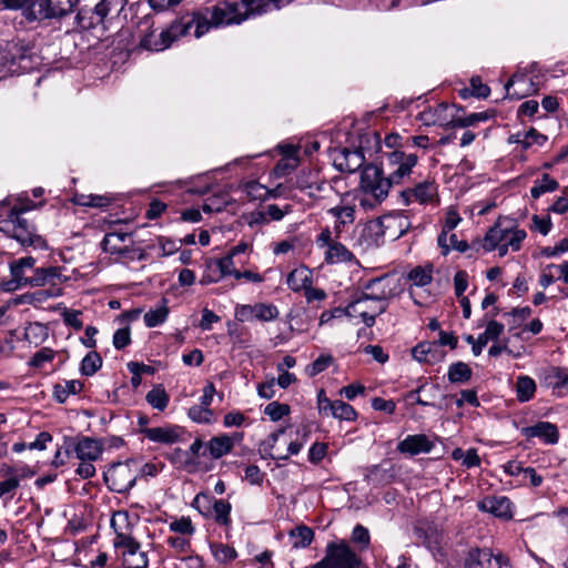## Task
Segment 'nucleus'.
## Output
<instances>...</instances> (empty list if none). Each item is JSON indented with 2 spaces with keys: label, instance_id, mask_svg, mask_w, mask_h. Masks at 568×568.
Returning a JSON list of instances; mask_svg holds the SVG:
<instances>
[{
  "label": "nucleus",
  "instance_id": "nucleus-1",
  "mask_svg": "<svg viewBox=\"0 0 568 568\" xmlns=\"http://www.w3.org/2000/svg\"><path fill=\"white\" fill-rule=\"evenodd\" d=\"M292 0H241L240 2H222L217 6L206 9L210 13L207 22L211 27H222L229 24H239L242 21L261 16L271 10L281 9L291 3Z\"/></svg>",
  "mask_w": 568,
  "mask_h": 568
},
{
  "label": "nucleus",
  "instance_id": "nucleus-2",
  "mask_svg": "<svg viewBox=\"0 0 568 568\" xmlns=\"http://www.w3.org/2000/svg\"><path fill=\"white\" fill-rule=\"evenodd\" d=\"M4 7L21 10L29 22L62 18L73 11L79 0H1Z\"/></svg>",
  "mask_w": 568,
  "mask_h": 568
},
{
  "label": "nucleus",
  "instance_id": "nucleus-3",
  "mask_svg": "<svg viewBox=\"0 0 568 568\" xmlns=\"http://www.w3.org/2000/svg\"><path fill=\"white\" fill-rule=\"evenodd\" d=\"M24 210L13 207L8 215L0 216V231L14 239L23 247L47 250V241L37 233L32 223L22 217Z\"/></svg>",
  "mask_w": 568,
  "mask_h": 568
},
{
  "label": "nucleus",
  "instance_id": "nucleus-4",
  "mask_svg": "<svg viewBox=\"0 0 568 568\" xmlns=\"http://www.w3.org/2000/svg\"><path fill=\"white\" fill-rule=\"evenodd\" d=\"M392 183L384 170L376 164H367L361 172L359 189L363 196L359 199V205L365 209H374L379 205L389 193Z\"/></svg>",
  "mask_w": 568,
  "mask_h": 568
},
{
  "label": "nucleus",
  "instance_id": "nucleus-5",
  "mask_svg": "<svg viewBox=\"0 0 568 568\" xmlns=\"http://www.w3.org/2000/svg\"><path fill=\"white\" fill-rule=\"evenodd\" d=\"M192 27H195L194 34L201 38L210 30L207 17L202 14H185L173 21L168 29L159 33V43H152L156 52L163 51L172 45L173 42L186 36Z\"/></svg>",
  "mask_w": 568,
  "mask_h": 568
},
{
  "label": "nucleus",
  "instance_id": "nucleus-6",
  "mask_svg": "<svg viewBox=\"0 0 568 568\" xmlns=\"http://www.w3.org/2000/svg\"><path fill=\"white\" fill-rule=\"evenodd\" d=\"M363 560L349 542L339 539L326 545L324 557L307 568H361Z\"/></svg>",
  "mask_w": 568,
  "mask_h": 568
},
{
  "label": "nucleus",
  "instance_id": "nucleus-7",
  "mask_svg": "<svg viewBox=\"0 0 568 568\" xmlns=\"http://www.w3.org/2000/svg\"><path fill=\"white\" fill-rule=\"evenodd\" d=\"M135 466V462L131 459L112 464L103 474L108 488L118 494L128 493L135 485L138 478L135 469H133Z\"/></svg>",
  "mask_w": 568,
  "mask_h": 568
},
{
  "label": "nucleus",
  "instance_id": "nucleus-8",
  "mask_svg": "<svg viewBox=\"0 0 568 568\" xmlns=\"http://www.w3.org/2000/svg\"><path fill=\"white\" fill-rule=\"evenodd\" d=\"M32 50L33 47L26 40L13 39L8 41L0 50V63L11 71H16L14 65L23 71L29 70L32 68Z\"/></svg>",
  "mask_w": 568,
  "mask_h": 568
},
{
  "label": "nucleus",
  "instance_id": "nucleus-9",
  "mask_svg": "<svg viewBox=\"0 0 568 568\" xmlns=\"http://www.w3.org/2000/svg\"><path fill=\"white\" fill-rule=\"evenodd\" d=\"M418 156L414 153L392 151L387 153L388 179L392 185H398L408 179L417 165Z\"/></svg>",
  "mask_w": 568,
  "mask_h": 568
},
{
  "label": "nucleus",
  "instance_id": "nucleus-10",
  "mask_svg": "<svg viewBox=\"0 0 568 568\" xmlns=\"http://www.w3.org/2000/svg\"><path fill=\"white\" fill-rule=\"evenodd\" d=\"M526 235L525 230L511 226L503 227L501 224H496L487 232L484 247L486 251H494L500 243H504L513 251H518Z\"/></svg>",
  "mask_w": 568,
  "mask_h": 568
},
{
  "label": "nucleus",
  "instance_id": "nucleus-11",
  "mask_svg": "<svg viewBox=\"0 0 568 568\" xmlns=\"http://www.w3.org/2000/svg\"><path fill=\"white\" fill-rule=\"evenodd\" d=\"M386 308L387 304H373L372 300L362 293L359 297L344 308V312L349 318H361L367 327H372L375 324L376 316L383 314Z\"/></svg>",
  "mask_w": 568,
  "mask_h": 568
},
{
  "label": "nucleus",
  "instance_id": "nucleus-12",
  "mask_svg": "<svg viewBox=\"0 0 568 568\" xmlns=\"http://www.w3.org/2000/svg\"><path fill=\"white\" fill-rule=\"evenodd\" d=\"M464 568H511L509 560L501 554L494 555L489 548H471L468 550Z\"/></svg>",
  "mask_w": 568,
  "mask_h": 568
},
{
  "label": "nucleus",
  "instance_id": "nucleus-13",
  "mask_svg": "<svg viewBox=\"0 0 568 568\" xmlns=\"http://www.w3.org/2000/svg\"><path fill=\"white\" fill-rule=\"evenodd\" d=\"M65 455L69 457L71 452L75 453L77 458L82 462H95L103 452V445L100 440L83 436L77 443L72 438L64 439Z\"/></svg>",
  "mask_w": 568,
  "mask_h": 568
},
{
  "label": "nucleus",
  "instance_id": "nucleus-14",
  "mask_svg": "<svg viewBox=\"0 0 568 568\" xmlns=\"http://www.w3.org/2000/svg\"><path fill=\"white\" fill-rule=\"evenodd\" d=\"M394 222L395 220L390 216H384L375 221H371L363 229L361 243L365 245L366 248H373L383 245L386 229H388Z\"/></svg>",
  "mask_w": 568,
  "mask_h": 568
},
{
  "label": "nucleus",
  "instance_id": "nucleus-15",
  "mask_svg": "<svg viewBox=\"0 0 568 568\" xmlns=\"http://www.w3.org/2000/svg\"><path fill=\"white\" fill-rule=\"evenodd\" d=\"M399 194L406 205L414 201L420 204H427L435 199L437 186L434 182L426 180L417 183L414 187L403 190Z\"/></svg>",
  "mask_w": 568,
  "mask_h": 568
},
{
  "label": "nucleus",
  "instance_id": "nucleus-16",
  "mask_svg": "<svg viewBox=\"0 0 568 568\" xmlns=\"http://www.w3.org/2000/svg\"><path fill=\"white\" fill-rule=\"evenodd\" d=\"M363 146L355 150L342 149L334 156V165L341 172L353 173L364 165Z\"/></svg>",
  "mask_w": 568,
  "mask_h": 568
},
{
  "label": "nucleus",
  "instance_id": "nucleus-17",
  "mask_svg": "<svg viewBox=\"0 0 568 568\" xmlns=\"http://www.w3.org/2000/svg\"><path fill=\"white\" fill-rule=\"evenodd\" d=\"M434 442L425 434L408 435L397 444V450L402 454L415 456L427 454L434 448Z\"/></svg>",
  "mask_w": 568,
  "mask_h": 568
},
{
  "label": "nucleus",
  "instance_id": "nucleus-18",
  "mask_svg": "<svg viewBox=\"0 0 568 568\" xmlns=\"http://www.w3.org/2000/svg\"><path fill=\"white\" fill-rule=\"evenodd\" d=\"M142 433L151 442L161 444H174L182 442V436L185 434L184 429L180 426L145 428Z\"/></svg>",
  "mask_w": 568,
  "mask_h": 568
},
{
  "label": "nucleus",
  "instance_id": "nucleus-19",
  "mask_svg": "<svg viewBox=\"0 0 568 568\" xmlns=\"http://www.w3.org/2000/svg\"><path fill=\"white\" fill-rule=\"evenodd\" d=\"M521 434L527 438L538 437L548 445H555L559 440L557 426L549 422H538L532 426L524 427Z\"/></svg>",
  "mask_w": 568,
  "mask_h": 568
},
{
  "label": "nucleus",
  "instance_id": "nucleus-20",
  "mask_svg": "<svg viewBox=\"0 0 568 568\" xmlns=\"http://www.w3.org/2000/svg\"><path fill=\"white\" fill-rule=\"evenodd\" d=\"M506 95L514 99H523L535 92L534 83L525 73H515L505 84Z\"/></svg>",
  "mask_w": 568,
  "mask_h": 568
},
{
  "label": "nucleus",
  "instance_id": "nucleus-21",
  "mask_svg": "<svg viewBox=\"0 0 568 568\" xmlns=\"http://www.w3.org/2000/svg\"><path fill=\"white\" fill-rule=\"evenodd\" d=\"M478 508L488 511L499 518H511V501L505 496L486 497L479 504Z\"/></svg>",
  "mask_w": 568,
  "mask_h": 568
},
{
  "label": "nucleus",
  "instance_id": "nucleus-22",
  "mask_svg": "<svg viewBox=\"0 0 568 568\" xmlns=\"http://www.w3.org/2000/svg\"><path fill=\"white\" fill-rule=\"evenodd\" d=\"M154 14H146L143 18H141L138 22V34L140 37L141 48L156 52L155 48L152 47V43H159V39H153V32L156 30L154 28Z\"/></svg>",
  "mask_w": 568,
  "mask_h": 568
},
{
  "label": "nucleus",
  "instance_id": "nucleus-23",
  "mask_svg": "<svg viewBox=\"0 0 568 568\" xmlns=\"http://www.w3.org/2000/svg\"><path fill=\"white\" fill-rule=\"evenodd\" d=\"M130 235L124 232H111L105 234L102 241V248L104 252L110 254L118 255H126L128 253H135L134 248H130L128 246H122L121 244L125 242V240Z\"/></svg>",
  "mask_w": 568,
  "mask_h": 568
},
{
  "label": "nucleus",
  "instance_id": "nucleus-24",
  "mask_svg": "<svg viewBox=\"0 0 568 568\" xmlns=\"http://www.w3.org/2000/svg\"><path fill=\"white\" fill-rule=\"evenodd\" d=\"M449 105L445 102L439 103L434 109H427L420 113L422 121L427 124H438L445 126H452V122L455 121L453 116L447 114Z\"/></svg>",
  "mask_w": 568,
  "mask_h": 568
},
{
  "label": "nucleus",
  "instance_id": "nucleus-25",
  "mask_svg": "<svg viewBox=\"0 0 568 568\" xmlns=\"http://www.w3.org/2000/svg\"><path fill=\"white\" fill-rule=\"evenodd\" d=\"M363 293L372 300L373 304H386L385 302L389 297V290L386 287V278L377 277L368 281L364 286Z\"/></svg>",
  "mask_w": 568,
  "mask_h": 568
},
{
  "label": "nucleus",
  "instance_id": "nucleus-26",
  "mask_svg": "<svg viewBox=\"0 0 568 568\" xmlns=\"http://www.w3.org/2000/svg\"><path fill=\"white\" fill-rule=\"evenodd\" d=\"M126 0H101L95 4V16L98 21H104L108 17L113 18L124 9Z\"/></svg>",
  "mask_w": 568,
  "mask_h": 568
},
{
  "label": "nucleus",
  "instance_id": "nucleus-27",
  "mask_svg": "<svg viewBox=\"0 0 568 568\" xmlns=\"http://www.w3.org/2000/svg\"><path fill=\"white\" fill-rule=\"evenodd\" d=\"M335 219V232L339 234L342 227L349 225L355 220V209L352 205H336L327 211Z\"/></svg>",
  "mask_w": 568,
  "mask_h": 568
},
{
  "label": "nucleus",
  "instance_id": "nucleus-28",
  "mask_svg": "<svg viewBox=\"0 0 568 568\" xmlns=\"http://www.w3.org/2000/svg\"><path fill=\"white\" fill-rule=\"evenodd\" d=\"M324 257L328 264H339L353 261L354 254L344 244L336 241L325 248Z\"/></svg>",
  "mask_w": 568,
  "mask_h": 568
},
{
  "label": "nucleus",
  "instance_id": "nucleus-29",
  "mask_svg": "<svg viewBox=\"0 0 568 568\" xmlns=\"http://www.w3.org/2000/svg\"><path fill=\"white\" fill-rule=\"evenodd\" d=\"M325 408L332 413L335 418L346 422H353L357 418V413L354 407L343 400L324 399Z\"/></svg>",
  "mask_w": 568,
  "mask_h": 568
},
{
  "label": "nucleus",
  "instance_id": "nucleus-30",
  "mask_svg": "<svg viewBox=\"0 0 568 568\" xmlns=\"http://www.w3.org/2000/svg\"><path fill=\"white\" fill-rule=\"evenodd\" d=\"M415 535L418 539L423 540V544L430 550L437 549L442 541V535L436 526L423 525L415 528Z\"/></svg>",
  "mask_w": 568,
  "mask_h": 568
},
{
  "label": "nucleus",
  "instance_id": "nucleus-31",
  "mask_svg": "<svg viewBox=\"0 0 568 568\" xmlns=\"http://www.w3.org/2000/svg\"><path fill=\"white\" fill-rule=\"evenodd\" d=\"M530 138H534V142H536L537 145H544L547 141V136L539 133L536 129L531 128L530 130L526 132H517L515 134H511L508 139V142L519 144L523 150H528L532 142H530Z\"/></svg>",
  "mask_w": 568,
  "mask_h": 568
},
{
  "label": "nucleus",
  "instance_id": "nucleus-32",
  "mask_svg": "<svg viewBox=\"0 0 568 568\" xmlns=\"http://www.w3.org/2000/svg\"><path fill=\"white\" fill-rule=\"evenodd\" d=\"M61 274L59 267L50 266V267H41L37 268L33 272V275L30 276L29 286H44L48 284H55V280L60 278Z\"/></svg>",
  "mask_w": 568,
  "mask_h": 568
},
{
  "label": "nucleus",
  "instance_id": "nucleus-33",
  "mask_svg": "<svg viewBox=\"0 0 568 568\" xmlns=\"http://www.w3.org/2000/svg\"><path fill=\"white\" fill-rule=\"evenodd\" d=\"M206 448L210 453V456L213 459L222 458L223 456L231 453V440L229 439V434H222L219 436L212 437L207 444Z\"/></svg>",
  "mask_w": 568,
  "mask_h": 568
},
{
  "label": "nucleus",
  "instance_id": "nucleus-34",
  "mask_svg": "<svg viewBox=\"0 0 568 568\" xmlns=\"http://www.w3.org/2000/svg\"><path fill=\"white\" fill-rule=\"evenodd\" d=\"M82 388L83 384L80 381H64L63 383L54 386L53 395L59 403H64L70 395L80 393Z\"/></svg>",
  "mask_w": 568,
  "mask_h": 568
},
{
  "label": "nucleus",
  "instance_id": "nucleus-35",
  "mask_svg": "<svg viewBox=\"0 0 568 568\" xmlns=\"http://www.w3.org/2000/svg\"><path fill=\"white\" fill-rule=\"evenodd\" d=\"M286 283L291 290L298 292L307 288L312 284L307 268H295L286 278Z\"/></svg>",
  "mask_w": 568,
  "mask_h": 568
},
{
  "label": "nucleus",
  "instance_id": "nucleus-36",
  "mask_svg": "<svg viewBox=\"0 0 568 568\" xmlns=\"http://www.w3.org/2000/svg\"><path fill=\"white\" fill-rule=\"evenodd\" d=\"M471 368L464 362L453 363L448 367L447 377L450 383H465L471 378Z\"/></svg>",
  "mask_w": 568,
  "mask_h": 568
},
{
  "label": "nucleus",
  "instance_id": "nucleus-37",
  "mask_svg": "<svg viewBox=\"0 0 568 568\" xmlns=\"http://www.w3.org/2000/svg\"><path fill=\"white\" fill-rule=\"evenodd\" d=\"M169 312L166 300H162V304L159 307L150 310L144 314L145 325L152 328L163 324L168 318Z\"/></svg>",
  "mask_w": 568,
  "mask_h": 568
},
{
  "label": "nucleus",
  "instance_id": "nucleus-38",
  "mask_svg": "<svg viewBox=\"0 0 568 568\" xmlns=\"http://www.w3.org/2000/svg\"><path fill=\"white\" fill-rule=\"evenodd\" d=\"M459 222L460 217L456 212L450 211L447 213L442 232L437 239L438 245L443 248L444 254H447V234L450 233L458 225Z\"/></svg>",
  "mask_w": 568,
  "mask_h": 568
},
{
  "label": "nucleus",
  "instance_id": "nucleus-39",
  "mask_svg": "<svg viewBox=\"0 0 568 568\" xmlns=\"http://www.w3.org/2000/svg\"><path fill=\"white\" fill-rule=\"evenodd\" d=\"M516 392L519 402H528L536 392L535 381L529 376H519L516 382Z\"/></svg>",
  "mask_w": 568,
  "mask_h": 568
},
{
  "label": "nucleus",
  "instance_id": "nucleus-40",
  "mask_svg": "<svg viewBox=\"0 0 568 568\" xmlns=\"http://www.w3.org/2000/svg\"><path fill=\"white\" fill-rule=\"evenodd\" d=\"M549 385L560 395L568 394V374L565 369L554 367L548 375Z\"/></svg>",
  "mask_w": 568,
  "mask_h": 568
},
{
  "label": "nucleus",
  "instance_id": "nucleus-41",
  "mask_svg": "<svg viewBox=\"0 0 568 568\" xmlns=\"http://www.w3.org/2000/svg\"><path fill=\"white\" fill-rule=\"evenodd\" d=\"M285 432L284 428H281L272 434L268 435V437L261 444V450L264 453L265 457H271L272 459L277 460H286L288 458V455H280V454H273V449L280 438L281 435H283Z\"/></svg>",
  "mask_w": 568,
  "mask_h": 568
},
{
  "label": "nucleus",
  "instance_id": "nucleus-42",
  "mask_svg": "<svg viewBox=\"0 0 568 568\" xmlns=\"http://www.w3.org/2000/svg\"><path fill=\"white\" fill-rule=\"evenodd\" d=\"M12 280L6 285L7 291H14L29 284L30 276H26L24 268L17 262L10 267Z\"/></svg>",
  "mask_w": 568,
  "mask_h": 568
},
{
  "label": "nucleus",
  "instance_id": "nucleus-43",
  "mask_svg": "<svg viewBox=\"0 0 568 568\" xmlns=\"http://www.w3.org/2000/svg\"><path fill=\"white\" fill-rule=\"evenodd\" d=\"M146 402L158 410H164L169 404V396L161 386L152 388L145 397Z\"/></svg>",
  "mask_w": 568,
  "mask_h": 568
},
{
  "label": "nucleus",
  "instance_id": "nucleus-44",
  "mask_svg": "<svg viewBox=\"0 0 568 568\" xmlns=\"http://www.w3.org/2000/svg\"><path fill=\"white\" fill-rule=\"evenodd\" d=\"M291 538L295 548H305L312 542L314 532L306 526H298L291 532Z\"/></svg>",
  "mask_w": 568,
  "mask_h": 568
},
{
  "label": "nucleus",
  "instance_id": "nucleus-45",
  "mask_svg": "<svg viewBox=\"0 0 568 568\" xmlns=\"http://www.w3.org/2000/svg\"><path fill=\"white\" fill-rule=\"evenodd\" d=\"M432 266H417L408 273V280L416 286H425L432 282Z\"/></svg>",
  "mask_w": 568,
  "mask_h": 568
},
{
  "label": "nucleus",
  "instance_id": "nucleus-46",
  "mask_svg": "<svg viewBox=\"0 0 568 568\" xmlns=\"http://www.w3.org/2000/svg\"><path fill=\"white\" fill-rule=\"evenodd\" d=\"M212 508L216 523L227 526L231 521V504L223 499H214Z\"/></svg>",
  "mask_w": 568,
  "mask_h": 568
},
{
  "label": "nucleus",
  "instance_id": "nucleus-47",
  "mask_svg": "<svg viewBox=\"0 0 568 568\" xmlns=\"http://www.w3.org/2000/svg\"><path fill=\"white\" fill-rule=\"evenodd\" d=\"M558 189V182L549 176V174H542V179L535 183L530 189V194L534 199H538L546 192H551Z\"/></svg>",
  "mask_w": 568,
  "mask_h": 568
},
{
  "label": "nucleus",
  "instance_id": "nucleus-48",
  "mask_svg": "<svg viewBox=\"0 0 568 568\" xmlns=\"http://www.w3.org/2000/svg\"><path fill=\"white\" fill-rule=\"evenodd\" d=\"M280 312L273 304L256 303L254 304L255 318L262 322H270L277 318Z\"/></svg>",
  "mask_w": 568,
  "mask_h": 568
},
{
  "label": "nucleus",
  "instance_id": "nucleus-49",
  "mask_svg": "<svg viewBox=\"0 0 568 568\" xmlns=\"http://www.w3.org/2000/svg\"><path fill=\"white\" fill-rule=\"evenodd\" d=\"M352 541L357 545L355 549L361 555L363 550L368 548L371 542L368 529L362 525H356L352 531Z\"/></svg>",
  "mask_w": 568,
  "mask_h": 568
},
{
  "label": "nucleus",
  "instance_id": "nucleus-50",
  "mask_svg": "<svg viewBox=\"0 0 568 568\" xmlns=\"http://www.w3.org/2000/svg\"><path fill=\"white\" fill-rule=\"evenodd\" d=\"M101 366V356L97 352H90L81 362V372L85 376H92Z\"/></svg>",
  "mask_w": 568,
  "mask_h": 568
},
{
  "label": "nucleus",
  "instance_id": "nucleus-51",
  "mask_svg": "<svg viewBox=\"0 0 568 568\" xmlns=\"http://www.w3.org/2000/svg\"><path fill=\"white\" fill-rule=\"evenodd\" d=\"M212 554L221 564H226L236 558L237 552L233 547L223 544L211 545Z\"/></svg>",
  "mask_w": 568,
  "mask_h": 568
},
{
  "label": "nucleus",
  "instance_id": "nucleus-52",
  "mask_svg": "<svg viewBox=\"0 0 568 568\" xmlns=\"http://www.w3.org/2000/svg\"><path fill=\"white\" fill-rule=\"evenodd\" d=\"M95 8L93 9H87L82 8L77 13V22L79 27L83 29H91L97 27L98 24L102 23V21H98L95 18Z\"/></svg>",
  "mask_w": 568,
  "mask_h": 568
},
{
  "label": "nucleus",
  "instance_id": "nucleus-53",
  "mask_svg": "<svg viewBox=\"0 0 568 568\" xmlns=\"http://www.w3.org/2000/svg\"><path fill=\"white\" fill-rule=\"evenodd\" d=\"M169 528L171 531L181 534L183 536H192L195 532V528L192 524L191 518L184 516L171 521Z\"/></svg>",
  "mask_w": 568,
  "mask_h": 568
},
{
  "label": "nucleus",
  "instance_id": "nucleus-54",
  "mask_svg": "<svg viewBox=\"0 0 568 568\" xmlns=\"http://www.w3.org/2000/svg\"><path fill=\"white\" fill-rule=\"evenodd\" d=\"M264 413L271 420L277 422L290 414V406L278 402H272L265 407Z\"/></svg>",
  "mask_w": 568,
  "mask_h": 568
},
{
  "label": "nucleus",
  "instance_id": "nucleus-55",
  "mask_svg": "<svg viewBox=\"0 0 568 568\" xmlns=\"http://www.w3.org/2000/svg\"><path fill=\"white\" fill-rule=\"evenodd\" d=\"M488 119L489 114L487 112L471 113L465 118L455 119V121L452 122V128H467Z\"/></svg>",
  "mask_w": 568,
  "mask_h": 568
},
{
  "label": "nucleus",
  "instance_id": "nucleus-56",
  "mask_svg": "<svg viewBox=\"0 0 568 568\" xmlns=\"http://www.w3.org/2000/svg\"><path fill=\"white\" fill-rule=\"evenodd\" d=\"M47 336V327L40 323L30 324L26 328V338L36 344L43 342Z\"/></svg>",
  "mask_w": 568,
  "mask_h": 568
},
{
  "label": "nucleus",
  "instance_id": "nucleus-57",
  "mask_svg": "<svg viewBox=\"0 0 568 568\" xmlns=\"http://www.w3.org/2000/svg\"><path fill=\"white\" fill-rule=\"evenodd\" d=\"M212 416V410L203 405H194L189 409V417L196 423H210Z\"/></svg>",
  "mask_w": 568,
  "mask_h": 568
},
{
  "label": "nucleus",
  "instance_id": "nucleus-58",
  "mask_svg": "<svg viewBox=\"0 0 568 568\" xmlns=\"http://www.w3.org/2000/svg\"><path fill=\"white\" fill-rule=\"evenodd\" d=\"M54 351L51 348L43 347L32 356L29 364L32 367L41 368L45 363L51 362L54 358Z\"/></svg>",
  "mask_w": 568,
  "mask_h": 568
},
{
  "label": "nucleus",
  "instance_id": "nucleus-59",
  "mask_svg": "<svg viewBox=\"0 0 568 568\" xmlns=\"http://www.w3.org/2000/svg\"><path fill=\"white\" fill-rule=\"evenodd\" d=\"M332 362L333 357L331 355H321L306 368V372L310 376H316L324 372Z\"/></svg>",
  "mask_w": 568,
  "mask_h": 568
},
{
  "label": "nucleus",
  "instance_id": "nucleus-60",
  "mask_svg": "<svg viewBox=\"0 0 568 568\" xmlns=\"http://www.w3.org/2000/svg\"><path fill=\"white\" fill-rule=\"evenodd\" d=\"M392 476L388 475L387 470L382 465H374L368 469L366 478L368 481L374 484L387 483Z\"/></svg>",
  "mask_w": 568,
  "mask_h": 568
},
{
  "label": "nucleus",
  "instance_id": "nucleus-61",
  "mask_svg": "<svg viewBox=\"0 0 568 568\" xmlns=\"http://www.w3.org/2000/svg\"><path fill=\"white\" fill-rule=\"evenodd\" d=\"M227 205V200L224 195H216L207 199L202 209L205 213L222 212Z\"/></svg>",
  "mask_w": 568,
  "mask_h": 568
},
{
  "label": "nucleus",
  "instance_id": "nucleus-62",
  "mask_svg": "<svg viewBox=\"0 0 568 568\" xmlns=\"http://www.w3.org/2000/svg\"><path fill=\"white\" fill-rule=\"evenodd\" d=\"M308 437V430L306 428H303L302 430L296 432V438L294 440H291L287 446V454L286 455H297L301 449L303 448L304 444L306 443Z\"/></svg>",
  "mask_w": 568,
  "mask_h": 568
},
{
  "label": "nucleus",
  "instance_id": "nucleus-63",
  "mask_svg": "<svg viewBox=\"0 0 568 568\" xmlns=\"http://www.w3.org/2000/svg\"><path fill=\"white\" fill-rule=\"evenodd\" d=\"M82 312L78 310H64L62 313L63 322L74 328L75 331H80L83 327V323L81 321Z\"/></svg>",
  "mask_w": 568,
  "mask_h": 568
},
{
  "label": "nucleus",
  "instance_id": "nucleus-64",
  "mask_svg": "<svg viewBox=\"0 0 568 568\" xmlns=\"http://www.w3.org/2000/svg\"><path fill=\"white\" fill-rule=\"evenodd\" d=\"M131 343V333L129 327L119 328L113 335V346L116 349H123Z\"/></svg>",
  "mask_w": 568,
  "mask_h": 568
}]
</instances>
